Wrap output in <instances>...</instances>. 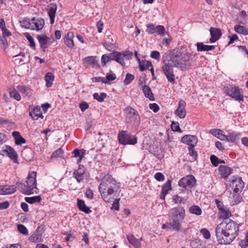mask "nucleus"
Returning a JSON list of instances; mask_svg holds the SVG:
<instances>
[{
  "instance_id": "obj_4",
  "label": "nucleus",
  "mask_w": 248,
  "mask_h": 248,
  "mask_svg": "<svg viewBox=\"0 0 248 248\" xmlns=\"http://www.w3.org/2000/svg\"><path fill=\"white\" fill-rule=\"evenodd\" d=\"M192 54L189 52L184 53L180 51L174 52L172 57L174 66L179 68L181 70H185L189 68L191 66L190 61L192 59Z\"/></svg>"
},
{
  "instance_id": "obj_53",
  "label": "nucleus",
  "mask_w": 248,
  "mask_h": 248,
  "mask_svg": "<svg viewBox=\"0 0 248 248\" xmlns=\"http://www.w3.org/2000/svg\"><path fill=\"white\" fill-rule=\"evenodd\" d=\"M210 160L213 166H214L215 167H217L218 166V162L219 160V158L217 156L214 155H211L210 156Z\"/></svg>"
},
{
  "instance_id": "obj_48",
  "label": "nucleus",
  "mask_w": 248,
  "mask_h": 248,
  "mask_svg": "<svg viewBox=\"0 0 248 248\" xmlns=\"http://www.w3.org/2000/svg\"><path fill=\"white\" fill-rule=\"evenodd\" d=\"M85 61L90 64V65H93V66L97 64V62L95 60V57L93 56H89L85 58Z\"/></svg>"
},
{
  "instance_id": "obj_44",
  "label": "nucleus",
  "mask_w": 248,
  "mask_h": 248,
  "mask_svg": "<svg viewBox=\"0 0 248 248\" xmlns=\"http://www.w3.org/2000/svg\"><path fill=\"white\" fill-rule=\"evenodd\" d=\"M171 181L170 180H168L162 186L161 191L165 192L166 193H168V191L170 190L171 189Z\"/></svg>"
},
{
  "instance_id": "obj_55",
  "label": "nucleus",
  "mask_w": 248,
  "mask_h": 248,
  "mask_svg": "<svg viewBox=\"0 0 248 248\" xmlns=\"http://www.w3.org/2000/svg\"><path fill=\"white\" fill-rule=\"evenodd\" d=\"M195 146L188 147L189 154V155L193 157V158L196 159L197 157V153L195 150L194 147Z\"/></svg>"
},
{
  "instance_id": "obj_60",
  "label": "nucleus",
  "mask_w": 248,
  "mask_h": 248,
  "mask_svg": "<svg viewBox=\"0 0 248 248\" xmlns=\"http://www.w3.org/2000/svg\"><path fill=\"white\" fill-rule=\"evenodd\" d=\"M89 107V104L84 101H82L79 104V108L82 112H84L85 110L88 109Z\"/></svg>"
},
{
  "instance_id": "obj_40",
  "label": "nucleus",
  "mask_w": 248,
  "mask_h": 248,
  "mask_svg": "<svg viewBox=\"0 0 248 248\" xmlns=\"http://www.w3.org/2000/svg\"><path fill=\"white\" fill-rule=\"evenodd\" d=\"M40 196H36L31 197H26L25 200L26 202L29 203H33L34 202H39L41 201Z\"/></svg>"
},
{
  "instance_id": "obj_17",
  "label": "nucleus",
  "mask_w": 248,
  "mask_h": 248,
  "mask_svg": "<svg viewBox=\"0 0 248 248\" xmlns=\"http://www.w3.org/2000/svg\"><path fill=\"white\" fill-rule=\"evenodd\" d=\"M43 228L39 226L34 233L29 237V240L32 242H37L42 241V235Z\"/></svg>"
},
{
  "instance_id": "obj_43",
  "label": "nucleus",
  "mask_w": 248,
  "mask_h": 248,
  "mask_svg": "<svg viewBox=\"0 0 248 248\" xmlns=\"http://www.w3.org/2000/svg\"><path fill=\"white\" fill-rule=\"evenodd\" d=\"M93 98L99 102L104 101L105 98L107 97L106 93H101L99 95L98 93H95L93 94Z\"/></svg>"
},
{
  "instance_id": "obj_34",
  "label": "nucleus",
  "mask_w": 248,
  "mask_h": 248,
  "mask_svg": "<svg viewBox=\"0 0 248 248\" xmlns=\"http://www.w3.org/2000/svg\"><path fill=\"white\" fill-rule=\"evenodd\" d=\"M74 154V156L75 157H79L78 160V162L79 163L81 161L82 158L84 157L85 153V151L84 149L79 150L78 149H75L72 152Z\"/></svg>"
},
{
  "instance_id": "obj_61",
  "label": "nucleus",
  "mask_w": 248,
  "mask_h": 248,
  "mask_svg": "<svg viewBox=\"0 0 248 248\" xmlns=\"http://www.w3.org/2000/svg\"><path fill=\"white\" fill-rule=\"evenodd\" d=\"M142 66L145 70L146 69H148L150 67H152V64L150 61L144 60L142 63Z\"/></svg>"
},
{
  "instance_id": "obj_39",
  "label": "nucleus",
  "mask_w": 248,
  "mask_h": 248,
  "mask_svg": "<svg viewBox=\"0 0 248 248\" xmlns=\"http://www.w3.org/2000/svg\"><path fill=\"white\" fill-rule=\"evenodd\" d=\"M187 199V197L183 198L178 195H175L172 197V200L175 203L185 204L186 202Z\"/></svg>"
},
{
  "instance_id": "obj_28",
  "label": "nucleus",
  "mask_w": 248,
  "mask_h": 248,
  "mask_svg": "<svg viewBox=\"0 0 248 248\" xmlns=\"http://www.w3.org/2000/svg\"><path fill=\"white\" fill-rule=\"evenodd\" d=\"M77 205L79 210L86 214H90V213L92 212V211L90 209V208L86 206V205L85 203V202L82 200H80L79 199H78Z\"/></svg>"
},
{
  "instance_id": "obj_38",
  "label": "nucleus",
  "mask_w": 248,
  "mask_h": 248,
  "mask_svg": "<svg viewBox=\"0 0 248 248\" xmlns=\"http://www.w3.org/2000/svg\"><path fill=\"white\" fill-rule=\"evenodd\" d=\"M189 211L190 213L198 216L201 215L202 213L201 208L198 205H193L190 207Z\"/></svg>"
},
{
  "instance_id": "obj_25",
  "label": "nucleus",
  "mask_w": 248,
  "mask_h": 248,
  "mask_svg": "<svg viewBox=\"0 0 248 248\" xmlns=\"http://www.w3.org/2000/svg\"><path fill=\"white\" fill-rule=\"evenodd\" d=\"M74 35L73 32L69 31L65 35L64 43L69 48H72L74 46Z\"/></svg>"
},
{
  "instance_id": "obj_47",
  "label": "nucleus",
  "mask_w": 248,
  "mask_h": 248,
  "mask_svg": "<svg viewBox=\"0 0 248 248\" xmlns=\"http://www.w3.org/2000/svg\"><path fill=\"white\" fill-rule=\"evenodd\" d=\"M134 78L135 77L133 75L127 73L124 81V84L125 85L129 84L134 80Z\"/></svg>"
},
{
  "instance_id": "obj_8",
  "label": "nucleus",
  "mask_w": 248,
  "mask_h": 248,
  "mask_svg": "<svg viewBox=\"0 0 248 248\" xmlns=\"http://www.w3.org/2000/svg\"><path fill=\"white\" fill-rule=\"evenodd\" d=\"M196 179L192 175H188L181 178L178 182L179 186L185 189L184 191L191 189L196 185Z\"/></svg>"
},
{
  "instance_id": "obj_30",
  "label": "nucleus",
  "mask_w": 248,
  "mask_h": 248,
  "mask_svg": "<svg viewBox=\"0 0 248 248\" xmlns=\"http://www.w3.org/2000/svg\"><path fill=\"white\" fill-rule=\"evenodd\" d=\"M12 136L15 140V143L16 145H21L26 143V140L21 136L19 132H13Z\"/></svg>"
},
{
  "instance_id": "obj_5",
  "label": "nucleus",
  "mask_w": 248,
  "mask_h": 248,
  "mask_svg": "<svg viewBox=\"0 0 248 248\" xmlns=\"http://www.w3.org/2000/svg\"><path fill=\"white\" fill-rule=\"evenodd\" d=\"M22 27L31 30L37 31L41 30L45 25V21L43 18L23 19L20 21Z\"/></svg>"
},
{
  "instance_id": "obj_51",
  "label": "nucleus",
  "mask_w": 248,
  "mask_h": 248,
  "mask_svg": "<svg viewBox=\"0 0 248 248\" xmlns=\"http://www.w3.org/2000/svg\"><path fill=\"white\" fill-rule=\"evenodd\" d=\"M17 229L18 231L24 235H27L28 233L27 229L22 224H19L17 225Z\"/></svg>"
},
{
  "instance_id": "obj_33",
  "label": "nucleus",
  "mask_w": 248,
  "mask_h": 248,
  "mask_svg": "<svg viewBox=\"0 0 248 248\" xmlns=\"http://www.w3.org/2000/svg\"><path fill=\"white\" fill-rule=\"evenodd\" d=\"M142 91L145 96L151 101H154L155 97L151 88L148 85H145L142 87Z\"/></svg>"
},
{
  "instance_id": "obj_64",
  "label": "nucleus",
  "mask_w": 248,
  "mask_h": 248,
  "mask_svg": "<svg viewBox=\"0 0 248 248\" xmlns=\"http://www.w3.org/2000/svg\"><path fill=\"white\" fill-rule=\"evenodd\" d=\"M239 245L242 248H245L248 246V235L246 236V240H242L239 243Z\"/></svg>"
},
{
  "instance_id": "obj_2",
  "label": "nucleus",
  "mask_w": 248,
  "mask_h": 248,
  "mask_svg": "<svg viewBox=\"0 0 248 248\" xmlns=\"http://www.w3.org/2000/svg\"><path fill=\"white\" fill-rule=\"evenodd\" d=\"M120 188V184L110 175L107 174L102 179L98 189L103 199L109 202L115 197L118 196Z\"/></svg>"
},
{
  "instance_id": "obj_45",
  "label": "nucleus",
  "mask_w": 248,
  "mask_h": 248,
  "mask_svg": "<svg viewBox=\"0 0 248 248\" xmlns=\"http://www.w3.org/2000/svg\"><path fill=\"white\" fill-rule=\"evenodd\" d=\"M10 96L11 98H13L17 101L21 99V96L19 93L15 89H13L9 92Z\"/></svg>"
},
{
  "instance_id": "obj_14",
  "label": "nucleus",
  "mask_w": 248,
  "mask_h": 248,
  "mask_svg": "<svg viewBox=\"0 0 248 248\" xmlns=\"http://www.w3.org/2000/svg\"><path fill=\"white\" fill-rule=\"evenodd\" d=\"M181 141L188 145V147L195 146L198 142V139L196 136L186 135L182 138Z\"/></svg>"
},
{
  "instance_id": "obj_16",
  "label": "nucleus",
  "mask_w": 248,
  "mask_h": 248,
  "mask_svg": "<svg viewBox=\"0 0 248 248\" xmlns=\"http://www.w3.org/2000/svg\"><path fill=\"white\" fill-rule=\"evenodd\" d=\"M210 33L211 38L210 41L211 43H214L218 40L221 36L222 33L219 28L211 27L210 28Z\"/></svg>"
},
{
  "instance_id": "obj_9",
  "label": "nucleus",
  "mask_w": 248,
  "mask_h": 248,
  "mask_svg": "<svg viewBox=\"0 0 248 248\" xmlns=\"http://www.w3.org/2000/svg\"><path fill=\"white\" fill-rule=\"evenodd\" d=\"M173 64H166L162 66V70L164 74L166 77L168 81L171 83H174L175 81V75L173 70Z\"/></svg>"
},
{
  "instance_id": "obj_19",
  "label": "nucleus",
  "mask_w": 248,
  "mask_h": 248,
  "mask_svg": "<svg viewBox=\"0 0 248 248\" xmlns=\"http://www.w3.org/2000/svg\"><path fill=\"white\" fill-rule=\"evenodd\" d=\"M109 61L114 60L120 63L122 65H124L125 62L123 58H121L120 52L114 51L108 55Z\"/></svg>"
},
{
  "instance_id": "obj_37",
  "label": "nucleus",
  "mask_w": 248,
  "mask_h": 248,
  "mask_svg": "<svg viewBox=\"0 0 248 248\" xmlns=\"http://www.w3.org/2000/svg\"><path fill=\"white\" fill-rule=\"evenodd\" d=\"M234 29L235 31L238 33L244 35L248 34V29H246V28L243 26L236 25L234 26Z\"/></svg>"
},
{
  "instance_id": "obj_15",
  "label": "nucleus",
  "mask_w": 248,
  "mask_h": 248,
  "mask_svg": "<svg viewBox=\"0 0 248 248\" xmlns=\"http://www.w3.org/2000/svg\"><path fill=\"white\" fill-rule=\"evenodd\" d=\"M36 172L35 171H32L28 174L27 178L26 183L27 185L29 188H31V190L33 191V188H36Z\"/></svg>"
},
{
  "instance_id": "obj_12",
  "label": "nucleus",
  "mask_w": 248,
  "mask_h": 248,
  "mask_svg": "<svg viewBox=\"0 0 248 248\" xmlns=\"http://www.w3.org/2000/svg\"><path fill=\"white\" fill-rule=\"evenodd\" d=\"M1 154L8 156L14 163H17V154L15 149L10 146L6 145L5 148L1 150Z\"/></svg>"
},
{
  "instance_id": "obj_26",
  "label": "nucleus",
  "mask_w": 248,
  "mask_h": 248,
  "mask_svg": "<svg viewBox=\"0 0 248 248\" xmlns=\"http://www.w3.org/2000/svg\"><path fill=\"white\" fill-rule=\"evenodd\" d=\"M30 115L31 118L34 120H37L39 118H43L41 108L38 107H34L32 110L30 112Z\"/></svg>"
},
{
  "instance_id": "obj_7",
  "label": "nucleus",
  "mask_w": 248,
  "mask_h": 248,
  "mask_svg": "<svg viewBox=\"0 0 248 248\" xmlns=\"http://www.w3.org/2000/svg\"><path fill=\"white\" fill-rule=\"evenodd\" d=\"M226 94L237 101H243L244 96L238 87L229 85L226 87Z\"/></svg>"
},
{
  "instance_id": "obj_13",
  "label": "nucleus",
  "mask_w": 248,
  "mask_h": 248,
  "mask_svg": "<svg viewBox=\"0 0 248 248\" xmlns=\"http://www.w3.org/2000/svg\"><path fill=\"white\" fill-rule=\"evenodd\" d=\"M186 102L184 100H180L179 102L178 107L174 111L175 114L181 119L184 118L186 114Z\"/></svg>"
},
{
  "instance_id": "obj_35",
  "label": "nucleus",
  "mask_w": 248,
  "mask_h": 248,
  "mask_svg": "<svg viewBox=\"0 0 248 248\" xmlns=\"http://www.w3.org/2000/svg\"><path fill=\"white\" fill-rule=\"evenodd\" d=\"M17 89L21 93H23L27 96H30L32 94V90L25 86H18Z\"/></svg>"
},
{
  "instance_id": "obj_50",
  "label": "nucleus",
  "mask_w": 248,
  "mask_h": 248,
  "mask_svg": "<svg viewBox=\"0 0 248 248\" xmlns=\"http://www.w3.org/2000/svg\"><path fill=\"white\" fill-rule=\"evenodd\" d=\"M165 29L164 26L158 25L155 26V33L156 32L158 35L163 36L164 34Z\"/></svg>"
},
{
  "instance_id": "obj_63",
  "label": "nucleus",
  "mask_w": 248,
  "mask_h": 248,
  "mask_svg": "<svg viewBox=\"0 0 248 248\" xmlns=\"http://www.w3.org/2000/svg\"><path fill=\"white\" fill-rule=\"evenodd\" d=\"M155 179L158 181H163L165 179L164 175L161 172H157L155 175Z\"/></svg>"
},
{
  "instance_id": "obj_11",
  "label": "nucleus",
  "mask_w": 248,
  "mask_h": 248,
  "mask_svg": "<svg viewBox=\"0 0 248 248\" xmlns=\"http://www.w3.org/2000/svg\"><path fill=\"white\" fill-rule=\"evenodd\" d=\"M230 186L232 187L235 193H238L241 191L244 186V183L241 177L233 176V179L231 181Z\"/></svg>"
},
{
  "instance_id": "obj_56",
  "label": "nucleus",
  "mask_w": 248,
  "mask_h": 248,
  "mask_svg": "<svg viewBox=\"0 0 248 248\" xmlns=\"http://www.w3.org/2000/svg\"><path fill=\"white\" fill-rule=\"evenodd\" d=\"M121 54V58H123L124 59V57H126L127 59H128L131 56H132V53L129 51H124L123 52H120Z\"/></svg>"
},
{
  "instance_id": "obj_46",
  "label": "nucleus",
  "mask_w": 248,
  "mask_h": 248,
  "mask_svg": "<svg viewBox=\"0 0 248 248\" xmlns=\"http://www.w3.org/2000/svg\"><path fill=\"white\" fill-rule=\"evenodd\" d=\"M63 150L61 148H60L58 149L57 150L52 153V154H51V158H54L61 157L62 156V155L63 154Z\"/></svg>"
},
{
  "instance_id": "obj_36",
  "label": "nucleus",
  "mask_w": 248,
  "mask_h": 248,
  "mask_svg": "<svg viewBox=\"0 0 248 248\" xmlns=\"http://www.w3.org/2000/svg\"><path fill=\"white\" fill-rule=\"evenodd\" d=\"M54 77L53 74L51 72H48L45 76V81L46 82V86L50 87L52 86Z\"/></svg>"
},
{
  "instance_id": "obj_31",
  "label": "nucleus",
  "mask_w": 248,
  "mask_h": 248,
  "mask_svg": "<svg viewBox=\"0 0 248 248\" xmlns=\"http://www.w3.org/2000/svg\"><path fill=\"white\" fill-rule=\"evenodd\" d=\"M198 51H205L212 50L215 48L214 46H208L204 45L203 43L198 42L196 44Z\"/></svg>"
},
{
  "instance_id": "obj_21",
  "label": "nucleus",
  "mask_w": 248,
  "mask_h": 248,
  "mask_svg": "<svg viewBox=\"0 0 248 248\" xmlns=\"http://www.w3.org/2000/svg\"><path fill=\"white\" fill-rule=\"evenodd\" d=\"M37 38L39 41L41 48L44 51H45V49L47 47V45L49 43L50 38L46 35H38Z\"/></svg>"
},
{
  "instance_id": "obj_62",
  "label": "nucleus",
  "mask_w": 248,
  "mask_h": 248,
  "mask_svg": "<svg viewBox=\"0 0 248 248\" xmlns=\"http://www.w3.org/2000/svg\"><path fill=\"white\" fill-rule=\"evenodd\" d=\"M116 76L114 74H110V73H107L106 75V79L108 81V83L109 81H111L112 80H114L116 79Z\"/></svg>"
},
{
  "instance_id": "obj_32",
  "label": "nucleus",
  "mask_w": 248,
  "mask_h": 248,
  "mask_svg": "<svg viewBox=\"0 0 248 248\" xmlns=\"http://www.w3.org/2000/svg\"><path fill=\"white\" fill-rule=\"evenodd\" d=\"M240 136V134L239 133H231L228 135L223 136V138H225V140L229 142L235 143L239 140Z\"/></svg>"
},
{
  "instance_id": "obj_27",
  "label": "nucleus",
  "mask_w": 248,
  "mask_h": 248,
  "mask_svg": "<svg viewBox=\"0 0 248 248\" xmlns=\"http://www.w3.org/2000/svg\"><path fill=\"white\" fill-rule=\"evenodd\" d=\"M174 52L176 51L174 50L171 53L169 52H166L163 54L162 56V61L164 64H170L172 63L173 65H174V61L172 60Z\"/></svg>"
},
{
  "instance_id": "obj_3",
  "label": "nucleus",
  "mask_w": 248,
  "mask_h": 248,
  "mask_svg": "<svg viewBox=\"0 0 248 248\" xmlns=\"http://www.w3.org/2000/svg\"><path fill=\"white\" fill-rule=\"evenodd\" d=\"M171 220L169 223L170 227L174 231H178L181 223L185 217V210L183 207L178 206L170 210Z\"/></svg>"
},
{
  "instance_id": "obj_1",
  "label": "nucleus",
  "mask_w": 248,
  "mask_h": 248,
  "mask_svg": "<svg viewBox=\"0 0 248 248\" xmlns=\"http://www.w3.org/2000/svg\"><path fill=\"white\" fill-rule=\"evenodd\" d=\"M239 226L231 219L225 220L216 229V235L220 244H231L238 235Z\"/></svg>"
},
{
  "instance_id": "obj_41",
  "label": "nucleus",
  "mask_w": 248,
  "mask_h": 248,
  "mask_svg": "<svg viewBox=\"0 0 248 248\" xmlns=\"http://www.w3.org/2000/svg\"><path fill=\"white\" fill-rule=\"evenodd\" d=\"M24 35L25 37L29 41L30 47L33 50H35V49H36L35 43L34 41L33 38L30 35V33H27V32L24 33Z\"/></svg>"
},
{
  "instance_id": "obj_42",
  "label": "nucleus",
  "mask_w": 248,
  "mask_h": 248,
  "mask_svg": "<svg viewBox=\"0 0 248 248\" xmlns=\"http://www.w3.org/2000/svg\"><path fill=\"white\" fill-rule=\"evenodd\" d=\"M220 211L221 213L222 217L225 220L229 219V217L231 216V213L227 207L224 206Z\"/></svg>"
},
{
  "instance_id": "obj_49",
  "label": "nucleus",
  "mask_w": 248,
  "mask_h": 248,
  "mask_svg": "<svg viewBox=\"0 0 248 248\" xmlns=\"http://www.w3.org/2000/svg\"><path fill=\"white\" fill-rule=\"evenodd\" d=\"M210 133L217 138L218 136H223L225 135L222 134V131L218 129H212L210 130Z\"/></svg>"
},
{
  "instance_id": "obj_59",
  "label": "nucleus",
  "mask_w": 248,
  "mask_h": 248,
  "mask_svg": "<svg viewBox=\"0 0 248 248\" xmlns=\"http://www.w3.org/2000/svg\"><path fill=\"white\" fill-rule=\"evenodd\" d=\"M171 127L173 131H181V129L178 123L172 122Z\"/></svg>"
},
{
  "instance_id": "obj_23",
  "label": "nucleus",
  "mask_w": 248,
  "mask_h": 248,
  "mask_svg": "<svg viewBox=\"0 0 248 248\" xmlns=\"http://www.w3.org/2000/svg\"><path fill=\"white\" fill-rule=\"evenodd\" d=\"M218 171L221 177L226 178L231 173L232 170L227 166L220 165L218 167Z\"/></svg>"
},
{
  "instance_id": "obj_52",
  "label": "nucleus",
  "mask_w": 248,
  "mask_h": 248,
  "mask_svg": "<svg viewBox=\"0 0 248 248\" xmlns=\"http://www.w3.org/2000/svg\"><path fill=\"white\" fill-rule=\"evenodd\" d=\"M155 26L153 24H148L147 25V30L146 31L149 34H153L155 33Z\"/></svg>"
},
{
  "instance_id": "obj_57",
  "label": "nucleus",
  "mask_w": 248,
  "mask_h": 248,
  "mask_svg": "<svg viewBox=\"0 0 248 248\" xmlns=\"http://www.w3.org/2000/svg\"><path fill=\"white\" fill-rule=\"evenodd\" d=\"M120 199H116L113 202L111 209H114L115 210H119V201Z\"/></svg>"
},
{
  "instance_id": "obj_29",
  "label": "nucleus",
  "mask_w": 248,
  "mask_h": 248,
  "mask_svg": "<svg viewBox=\"0 0 248 248\" xmlns=\"http://www.w3.org/2000/svg\"><path fill=\"white\" fill-rule=\"evenodd\" d=\"M127 239L129 243L133 245L136 248H140L141 243L140 240L136 238L132 234H127L126 235Z\"/></svg>"
},
{
  "instance_id": "obj_22",
  "label": "nucleus",
  "mask_w": 248,
  "mask_h": 248,
  "mask_svg": "<svg viewBox=\"0 0 248 248\" xmlns=\"http://www.w3.org/2000/svg\"><path fill=\"white\" fill-rule=\"evenodd\" d=\"M16 188L14 186H0V195H9L15 193Z\"/></svg>"
},
{
  "instance_id": "obj_10",
  "label": "nucleus",
  "mask_w": 248,
  "mask_h": 248,
  "mask_svg": "<svg viewBox=\"0 0 248 248\" xmlns=\"http://www.w3.org/2000/svg\"><path fill=\"white\" fill-rule=\"evenodd\" d=\"M126 119H129V122L139 123L140 118L138 111L132 107L128 106L124 109Z\"/></svg>"
},
{
  "instance_id": "obj_24",
  "label": "nucleus",
  "mask_w": 248,
  "mask_h": 248,
  "mask_svg": "<svg viewBox=\"0 0 248 248\" xmlns=\"http://www.w3.org/2000/svg\"><path fill=\"white\" fill-rule=\"evenodd\" d=\"M16 188L18 189L22 193L25 195H30L33 194V191L31 190V188H29L27 185L22 183H17L16 184Z\"/></svg>"
},
{
  "instance_id": "obj_6",
  "label": "nucleus",
  "mask_w": 248,
  "mask_h": 248,
  "mask_svg": "<svg viewBox=\"0 0 248 248\" xmlns=\"http://www.w3.org/2000/svg\"><path fill=\"white\" fill-rule=\"evenodd\" d=\"M118 138L120 143L123 145H135L137 143V138L126 131L119 132Z\"/></svg>"
},
{
  "instance_id": "obj_54",
  "label": "nucleus",
  "mask_w": 248,
  "mask_h": 248,
  "mask_svg": "<svg viewBox=\"0 0 248 248\" xmlns=\"http://www.w3.org/2000/svg\"><path fill=\"white\" fill-rule=\"evenodd\" d=\"M201 233L203 235L204 238L208 239L210 237V233L206 229L203 228L200 231Z\"/></svg>"
},
{
  "instance_id": "obj_18",
  "label": "nucleus",
  "mask_w": 248,
  "mask_h": 248,
  "mask_svg": "<svg viewBox=\"0 0 248 248\" xmlns=\"http://www.w3.org/2000/svg\"><path fill=\"white\" fill-rule=\"evenodd\" d=\"M81 167V166L79 165L78 169L75 170L73 173V177L76 179L78 183L83 182L84 179L85 170Z\"/></svg>"
},
{
  "instance_id": "obj_20",
  "label": "nucleus",
  "mask_w": 248,
  "mask_h": 248,
  "mask_svg": "<svg viewBox=\"0 0 248 248\" xmlns=\"http://www.w3.org/2000/svg\"><path fill=\"white\" fill-rule=\"evenodd\" d=\"M57 9V6L55 4H50L47 6V10L48 11V14L50 19V23L53 24L55 17V15Z\"/></svg>"
},
{
  "instance_id": "obj_58",
  "label": "nucleus",
  "mask_w": 248,
  "mask_h": 248,
  "mask_svg": "<svg viewBox=\"0 0 248 248\" xmlns=\"http://www.w3.org/2000/svg\"><path fill=\"white\" fill-rule=\"evenodd\" d=\"M150 56L158 61L160 59V53L158 51H153L151 53Z\"/></svg>"
}]
</instances>
